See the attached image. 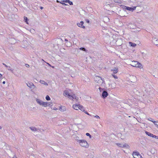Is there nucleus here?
<instances>
[{"mask_svg":"<svg viewBox=\"0 0 158 158\" xmlns=\"http://www.w3.org/2000/svg\"><path fill=\"white\" fill-rule=\"evenodd\" d=\"M77 142L81 146L87 148L89 147V145L87 141L84 139H77Z\"/></svg>","mask_w":158,"mask_h":158,"instance_id":"obj_1","label":"nucleus"},{"mask_svg":"<svg viewBox=\"0 0 158 158\" xmlns=\"http://www.w3.org/2000/svg\"><path fill=\"white\" fill-rule=\"evenodd\" d=\"M94 80L96 83L98 84L99 86H104V83L103 80L101 77L99 76H96L94 78Z\"/></svg>","mask_w":158,"mask_h":158,"instance_id":"obj_2","label":"nucleus"},{"mask_svg":"<svg viewBox=\"0 0 158 158\" xmlns=\"http://www.w3.org/2000/svg\"><path fill=\"white\" fill-rule=\"evenodd\" d=\"M131 65L133 67L138 68L140 69L143 68L142 65L137 61H132Z\"/></svg>","mask_w":158,"mask_h":158,"instance_id":"obj_3","label":"nucleus"},{"mask_svg":"<svg viewBox=\"0 0 158 158\" xmlns=\"http://www.w3.org/2000/svg\"><path fill=\"white\" fill-rule=\"evenodd\" d=\"M72 91V90L70 89H66L64 91L63 95L70 99L72 98V95H71Z\"/></svg>","mask_w":158,"mask_h":158,"instance_id":"obj_4","label":"nucleus"},{"mask_svg":"<svg viewBox=\"0 0 158 158\" xmlns=\"http://www.w3.org/2000/svg\"><path fill=\"white\" fill-rule=\"evenodd\" d=\"M73 108L76 110H78L79 109L81 111H85V108L80 104H74L73 106Z\"/></svg>","mask_w":158,"mask_h":158,"instance_id":"obj_5","label":"nucleus"},{"mask_svg":"<svg viewBox=\"0 0 158 158\" xmlns=\"http://www.w3.org/2000/svg\"><path fill=\"white\" fill-rule=\"evenodd\" d=\"M56 2L57 3H60L62 4L63 5H64L65 6L67 5L65 4L64 3H68L70 5H73V2L71 1H70V0H62L61 1H59L57 0H56Z\"/></svg>","mask_w":158,"mask_h":158,"instance_id":"obj_6","label":"nucleus"},{"mask_svg":"<svg viewBox=\"0 0 158 158\" xmlns=\"http://www.w3.org/2000/svg\"><path fill=\"white\" fill-rule=\"evenodd\" d=\"M40 105L44 107H51L52 106V103L51 102H40Z\"/></svg>","mask_w":158,"mask_h":158,"instance_id":"obj_7","label":"nucleus"},{"mask_svg":"<svg viewBox=\"0 0 158 158\" xmlns=\"http://www.w3.org/2000/svg\"><path fill=\"white\" fill-rule=\"evenodd\" d=\"M132 156L134 158H143L142 156L138 152H133L132 153Z\"/></svg>","mask_w":158,"mask_h":158,"instance_id":"obj_8","label":"nucleus"},{"mask_svg":"<svg viewBox=\"0 0 158 158\" xmlns=\"http://www.w3.org/2000/svg\"><path fill=\"white\" fill-rule=\"evenodd\" d=\"M83 24L84 22L82 21H81L80 22L77 23V26L83 29H85V27Z\"/></svg>","mask_w":158,"mask_h":158,"instance_id":"obj_9","label":"nucleus"},{"mask_svg":"<svg viewBox=\"0 0 158 158\" xmlns=\"http://www.w3.org/2000/svg\"><path fill=\"white\" fill-rule=\"evenodd\" d=\"M116 145L118 147L121 148H128L129 147V145L127 144H126L125 143H117Z\"/></svg>","mask_w":158,"mask_h":158,"instance_id":"obj_10","label":"nucleus"},{"mask_svg":"<svg viewBox=\"0 0 158 158\" xmlns=\"http://www.w3.org/2000/svg\"><path fill=\"white\" fill-rule=\"evenodd\" d=\"M111 71L113 74L116 73L118 71V67H114L111 69Z\"/></svg>","mask_w":158,"mask_h":158,"instance_id":"obj_11","label":"nucleus"},{"mask_svg":"<svg viewBox=\"0 0 158 158\" xmlns=\"http://www.w3.org/2000/svg\"><path fill=\"white\" fill-rule=\"evenodd\" d=\"M145 133L147 135H148V136H149L150 137H151L153 138H157L158 139V136H156L155 135H153V134L150 133L149 132H148L147 131H146L145 132Z\"/></svg>","mask_w":158,"mask_h":158,"instance_id":"obj_12","label":"nucleus"},{"mask_svg":"<svg viewBox=\"0 0 158 158\" xmlns=\"http://www.w3.org/2000/svg\"><path fill=\"white\" fill-rule=\"evenodd\" d=\"M27 85L30 88L34 89L35 88V85L31 82H28L27 83Z\"/></svg>","mask_w":158,"mask_h":158,"instance_id":"obj_13","label":"nucleus"},{"mask_svg":"<svg viewBox=\"0 0 158 158\" xmlns=\"http://www.w3.org/2000/svg\"><path fill=\"white\" fill-rule=\"evenodd\" d=\"M152 42L156 45L158 46V40L155 37H153L152 39Z\"/></svg>","mask_w":158,"mask_h":158,"instance_id":"obj_14","label":"nucleus"},{"mask_svg":"<svg viewBox=\"0 0 158 158\" xmlns=\"http://www.w3.org/2000/svg\"><path fill=\"white\" fill-rule=\"evenodd\" d=\"M40 84H41V85L44 86H47L48 85V83L43 80H40Z\"/></svg>","mask_w":158,"mask_h":158,"instance_id":"obj_15","label":"nucleus"},{"mask_svg":"<svg viewBox=\"0 0 158 158\" xmlns=\"http://www.w3.org/2000/svg\"><path fill=\"white\" fill-rule=\"evenodd\" d=\"M71 97L72 98H70V99L71 100H73V99H74L76 101H77L79 99V98L77 96H76L75 95H72Z\"/></svg>","mask_w":158,"mask_h":158,"instance_id":"obj_16","label":"nucleus"},{"mask_svg":"<svg viewBox=\"0 0 158 158\" xmlns=\"http://www.w3.org/2000/svg\"><path fill=\"white\" fill-rule=\"evenodd\" d=\"M108 94L106 91H104L102 94V96L103 98H105L108 96Z\"/></svg>","mask_w":158,"mask_h":158,"instance_id":"obj_17","label":"nucleus"},{"mask_svg":"<svg viewBox=\"0 0 158 158\" xmlns=\"http://www.w3.org/2000/svg\"><path fill=\"white\" fill-rule=\"evenodd\" d=\"M136 6H134L132 8L127 7V10L132 12L136 9Z\"/></svg>","mask_w":158,"mask_h":158,"instance_id":"obj_18","label":"nucleus"},{"mask_svg":"<svg viewBox=\"0 0 158 158\" xmlns=\"http://www.w3.org/2000/svg\"><path fill=\"white\" fill-rule=\"evenodd\" d=\"M59 110L61 111H64L66 110V108L64 106H60L59 108Z\"/></svg>","mask_w":158,"mask_h":158,"instance_id":"obj_19","label":"nucleus"},{"mask_svg":"<svg viewBox=\"0 0 158 158\" xmlns=\"http://www.w3.org/2000/svg\"><path fill=\"white\" fill-rule=\"evenodd\" d=\"M85 113L86 114L89 115L91 116V117L92 118H100V117L98 115H93L92 116L91 115H90L86 111H85Z\"/></svg>","mask_w":158,"mask_h":158,"instance_id":"obj_20","label":"nucleus"},{"mask_svg":"<svg viewBox=\"0 0 158 158\" xmlns=\"http://www.w3.org/2000/svg\"><path fill=\"white\" fill-rule=\"evenodd\" d=\"M3 65H4L6 67L8 68V69L9 70H10L12 72H13V70L11 69H10V66H8L4 63L2 64Z\"/></svg>","mask_w":158,"mask_h":158,"instance_id":"obj_21","label":"nucleus"},{"mask_svg":"<svg viewBox=\"0 0 158 158\" xmlns=\"http://www.w3.org/2000/svg\"><path fill=\"white\" fill-rule=\"evenodd\" d=\"M129 44H130V46L132 47H135L136 45V44H135L131 42H129Z\"/></svg>","mask_w":158,"mask_h":158,"instance_id":"obj_22","label":"nucleus"},{"mask_svg":"<svg viewBox=\"0 0 158 158\" xmlns=\"http://www.w3.org/2000/svg\"><path fill=\"white\" fill-rule=\"evenodd\" d=\"M30 129L33 131H37L38 129L34 127H30Z\"/></svg>","mask_w":158,"mask_h":158,"instance_id":"obj_23","label":"nucleus"},{"mask_svg":"<svg viewBox=\"0 0 158 158\" xmlns=\"http://www.w3.org/2000/svg\"><path fill=\"white\" fill-rule=\"evenodd\" d=\"M150 120L151 121V120ZM151 121L154 123L156 127H158V121H154L153 120H151Z\"/></svg>","mask_w":158,"mask_h":158,"instance_id":"obj_24","label":"nucleus"},{"mask_svg":"<svg viewBox=\"0 0 158 158\" xmlns=\"http://www.w3.org/2000/svg\"><path fill=\"white\" fill-rule=\"evenodd\" d=\"M24 21L27 24H28V21H27V20H28V19L26 17H24Z\"/></svg>","mask_w":158,"mask_h":158,"instance_id":"obj_25","label":"nucleus"},{"mask_svg":"<svg viewBox=\"0 0 158 158\" xmlns=\"http://www.w3.org/2000/svg\"><path fill=\"white\" fill-rule=\"evenodd\" d=\"M121 6L122 8L125 10H127V6L124 5H121Z\"/></svg>","mask_w":158,"mask_h":158,"instance_id":"obj_26","label":"nucleus"},{"mask_svg":"<svg viewBox=\"0 0 158 158\" xmlns=\"http://www.w3.org/2000/svg\"><path fill=\"white\" fill-rule=\"evenodd\" d=\"M46 99L47 101L50 100L51 99L49 96L47 95L46 97Z\"/></svg>","mask_w":158,"mask_h":158,"instance_id":"obj_27","label":"nucleus"},{"mask_svg":"<svg viewBox=\"0 0 158 158\" xmlns=\"http://www.w3.org/2000/svg\"><path fill=\"white\" fill-rule=\"evenodd\" d=\"M112 75L113 77H114L115 79H117L118 78L117 76L115 75L114 74H113V73L112 74Z\"/></svg>","mask_w":158,"mask_h":158,"instance_id":"obj_28","label":"nucleus"},{"mask_svg":"<svg viewBox=\"0 0 158 158\" xmlns=\"http://www.w3.org/2000/svg\"><path fill=\"white\" fill-rule=\"evenodd\" d=\"M86 135L87 136H89V137L90 138H92V136H91V135L89 133H87L86 134Z\"/></svg>","mask_w":158,"mask_h":158,"instance_id":"obj_29","label":"nucleus"},{"mask_svg":"<svg viewBox=\"0 0 158 158\" xmlns=\"http://www.w3.org/2000/svg\"><path fill=\"white\" fill-rule=\"evenodd\" d=\"M30 31L32 33H34L35 32V31L34 29H30Z\"/></svg>","mask_w":158,"mask_h":158,"instance_id":"obj_30","label":"nucleus"},{"mask_svg":"<svg viewBox=\"0 0 158 158\" xmlns=\"http://www.w3.org/2000/svg\"><path fill=\"white\" fill-rule=\"evenodd\" d=\"M79 49L83 51H86L85 49L84 48H79Z\"/></svg>","mask_w":158,"mask_h":158,"instance_id":"obj_31","label":"nucleus"},{"mask_svg":"<svg viewBox=\"0 0 158 158\" xmlns=\"http://www.w3.org/2000/svg\"><path fill=\"white\" fill-rule=\"evenodd\" d=\"M98 89H99V91L100 92H101L102 91H103V89H102L100 87H99Z\"/></svg>","mask_w":158,"mask_h":158,"instance_id":"obj_32","label":"nucleus"},{"mask_svg":"<svg viewBox=\"0 0 158 158\" xmlns=\"http://www.w3.org/2000/svg\"><path fill=\"white\" fill-rule=\"evenodd\" d=\"M36 100L37 103L39 104H40V100L38 99H37Z\"/></svg>","mask_w":158,"mask_h":158,"instance_id":"obj_33","label":"nucleus"},{"mask_svg":"<svg viewBox=\"0 0 158 158\" xmlns=\"http://www.w3.org/2000/svg\"><path fill=\"white\" fill-rule=\"evenodd\" d=\"M86 22H87V23H89V20H88V19H87L86 20Z\"/></svg>","mask_w":158,"mask_h":158,"instance_id":"obj_34","label":"nucleus"},{"mask_svg":"<svg viewBox=\"0 0 158 158\" xmlns=\"http://www.w3.org/2000/svg\"><path fill=\"white\" fill-rule=\"evenodd\" d=\"M2 77V75L1 73H0V79Z\"/></svg>","mask_w":158,"mask_h":158,"instance_id":"obj_35","label":"nucleus"},{"mask_svg":"<svg viewBox=\"0 0 158 158\" xmlns=\"http://www.w3.org/2000/svg\"><path fill=\"white\" fill-rule=\"evenodd\" d=\"M53 109L54 110H57V108H56V107H54V108H53Z\"/></svg>","mask_w":158,"mask_h":158,"instance_id":"obj_36","label":"nucleus"},{"mask_svg":"<svg viewBox=\"0 0 158 158\" xmlns=\"http://www.w3.org/2000/svg\"><path fill=\"white\" fill-rule=\"evenodd\" d=\"M78 138H79V137H77L76 138V139H75V140H76V141H77V139H78Z\"/></svg>","mask_w":158,"mask_h":158,"instance_id":"obj_37","label":"nucleus"},{"mask_svg":"<svg viewBox=\"0 0 158 158\" xmlns=\"http://www.w3.org/2000/svg\"><path fill=\"white\" fill-rule=\"evenodd\" d=\"M110 3V2H109V3ZM106 4H107V5H110H110H111V3H110H110H108L107 2V3H106Z\"/></svg>","mask_w":158,"mask_h":158,"instance_id":"obj_38","label":"nucleus"},{"mask_svg":"<svg viewBox=\"0 0 158 158\" xmlns=\"http://www.w3.org/2000/svg\"><path fill=\"white\" fill-rule=\"evenodd\" d=\"M47 64H48L49 66H51V65L49 64L48 63H47Z\"/></svg>","mask_w":158,"mask_h":158,"instance_id":"obj_39","label":"nucleus"},{"mask_svg":"<svg viewBox=\"0 0 158 158\" xmlns=\"http://www.w3.org/2000/svg\"><path fill=\"white\" fill-rule=\"evenodd\" d=\"M2 83L3 84H5V81H3V82H2Z\"/></svg>","mask_w":158,"mask_h":158,"instance_id":"obj_40","label":"nucleus"},{"mask_svg":"<svg viewBox=\"0 0 158 158\" xmlns=\"http://www.w3.org/2000/svg\"><path fill=\"white\" fill-rule=\"evenodd\" d=\"M43 8V7H40V9H42Z\"/></svg>","mask_w":158,"mask_h":158,"instance_id":"obj_41","label":"nucleus"},{"mask_svg":"<svg viewBox=\"0 0 158 158\" xmlns=\"http://www.w3.org/2000/svg\"><path fill=\"white\" fill-rule=\"evenodd\" d=\"M29 65H28V64H27V65H26V67H29Z\"/></svg>","mask_w":158,"mask_h":158,"instance_id":"obj_42","label":"nucleus"},{"mask_svg":"<svg viewBox=\"0 0 158 158\" xmlns=\"http://www.w3.org/2000/svg\"><path fill=\"white\" fill-rule=\"evenodd\" d=\"M95 87H96V88H98V86H97V85L96 86H95Z\"/></svg>","mask_w":158,"mask_h":158,"instance_id":"obj_43","label":"nucleus"},{"mask_svg":"<svg viewBox=\"0 0 158 158\" xmlns=\"http://www.w3.org/2000/svg\"><path fill=\"white\" fill-rule=\"evenodd\" d=\"M51 66L52 68H54V66Z\"/></svg>","mask_w":158,"mask_h":158,"instance_id":"obj_44","label":"nucleus"},{"mask_svg":"<svg viewBox=\"0 0 158 158\" xmlns=\"http://www.w3.org/2000/svg\"><path fill=\"white\" fill-rule=\"evenodd\" d=\"M0 129H2V127H1L0 126Z\"/></svg>","mask_w":158,"mask_h":158,"instance_id":"obj_45","label":"nucleus"}]
</instances>
